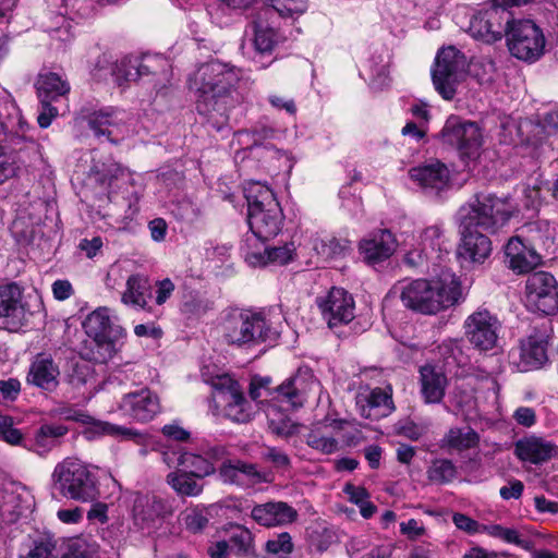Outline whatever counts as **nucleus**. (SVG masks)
<instances>
[{
	"label": "nucleus",
	"mask_w": 558,
	"mask_h": 558,
	"mask_svg": "<svg viewBox=\"0 0 558 558\" xmlns=\"http://www.w3.org/2000/svg\"><path fill=\"white\" fill-rule=\"evenodd\" d=\"M270 378L254 377L251 381L250 396L254 401L264 404L269 427L280 436H289L295 432L290 413L301 407L310 392L320 389L319 381L310 372H298L286 379L275 390H270Z\"/></svg>",
	"instance_id": "obj_1"
},
{
	"label": "nucleus",
	"mask_w": 558,
	"mask_h": 558,
	"mask_svg": "<svg viewBox=\"0 0 558 558\" xmlns=\"http://www.w3.org/2000/svg\"><path fill=\"white\" fill-rule=\"evenodd\" d=\"M242 77V71L228 63L211 60L189 76V88L195 94L196 110L218 130L227 122L233 106L231 93Z\"/></svg>",
	"instance_id": "obj_2"
},
{
	"label": "nucleus",
	"mask_w": 558,
	"mask_h": 558,
	"mask_svg": "<svg viewBox=\"0 0 558 558\" xmlns=\"http://www.w3.org/2000/svg\"><path fill=\"white\" fill-rule=\"evenodd\" d=\"M390 292L398 295L407 308L423 315H436L464 299L459 277L449 270L430 279L400 280Z\"/></svg>",
	"instance_id": "obj_3"
},
{
	"label": "nucleus",
	"mask_w": 558,
	"mask_h": 558,
	"mask_svg": "<svg viewBox=\"0 0 558 558\" xmlns=\"http://www.w3.org/2000/svg\"><path fill=\"white\" fill-rule=\"evenodd\" d=\"M247 201L251 233L243 239L241 250L257 246L275 238L281 230L283 215L276 192L267 181L251 179L243 185Z\"/></svg>",
	"instance_id": "obj_4"
},
{
	"label": "nucleus",
	"mask_w": 558,
	"mask_h": 558,
	"mask_svg": "<svg viewBox=\"0 0 558 558\" xmlns=\"http://www.w3.org/2000/svg\"><path fill=\"white\" fill-rule=\"evenodd\" d=\"M217 331L223 343L238 349L254 348L279 336L263 311L240 307L220 313Z\"/></svg>",
	"instance_id": "obj_5"
},
{
	"label": "nucleus",
	"mask_w": 558,
	"mask_h": 558,
	"mask_svg": "<svg viewBox=\"0 0 558 558\" xmlns=\"http://www.w3.org/2000/svg\"><path fill=\"white\" fill-rule=\"evenodd\" d=\"M519 214V207L510 197L480 193L462 205L456 214L460 228H476L496 233Z\"/></svg>",
	"instance_id": "obj_6"
},
{
	"label": "nucleus",
	"mask_w": 558,
	"mask_h": 558,
	"mask_svg": "<svg viewBox=\"0 0 558 558\" xmlns=\"http://www.w3.org/2000/svg\"><path fill=\"white\" fill-rule=\"evenodd\" d=\"M51 478L63 497L81 502H93L99 496L95 474L77 458L69 457L59 462Z\"/></svg>",
	"instance_id": "obj_7"
},
{
	"label": "nucleus",
	"mask_w": 558,
	"mask_h": 558,
	"mask_svg": "<svg viewBox=\"0 0 558 558\" xmlns=\"http://www.w3.org/2000/svg\"><path fill=\"white\" fill-rule=\"evenodd\" d=\"M112 75L119 85L151 76L156 96L166 94L172 78L169 61L159 56H146L142 59L122 58L114 63Z\"/></svg>",
	"instance_id": "obj_8"
},
{
	"label": "nucleus",
	"mask_w": 558,
	"mask_h": 558,
	"mask_svg": "<svg viewBox=\"0 0 558 558\" xmlns=\"http://www.w3.org/2000/svg\"><path fill=\"white\" fill-rule=\"evenodd\" d=\"M83 327L95 341L94 359L98 363L112 360L124 345L125 330L111 319L108 307H98L88 314Z\"/></svg>",
	"instance_id": "obj_9"
},
{
	"label": "nucleus",
	"mask_w": 558,
	"mask_h": 558,
	"mask_svg": "<svg viewBox=\"0 0 558 558\" xmlns=\"http://www.w3.org/2000/svg\"><path fill=\"white\" fill-rule=\"evenodd\" d=\"M203 377L213 388V400L218 409H221L230 420L244 423L251 420L252 410L243 397L240 386L228 374H220L213 377Z\"/></svg>",
	"instance_id": "obj_10"
},
{
	"label": "nucleus",
	"mask_w": 558,
	"mask_h": 558,
	"mask_svg": "<svg viewBox=\"0 0 558 558\" xmlns=\"http://www.w3.org/2000/svg\"><path fill=\"white\" fill-rule=\"evenodd\" d=\"M506 29L509 51L517 59L534 62L545 50V36L543 31L531 20H519L509 23Z\"/></svg>",
	"instance_id": "obj_11"
},
{
	"label": "nucleus",
	"mask_w": 558,
	"mask_h": 558,
	"mask_svg": "<svg viewBox=\"0 0 558 558\" xmlns=\"http://www.w3.org/2000/svg\"><path fill=\"white\" fill-rule=\"evenodd\" d=\"M82 118L97 137H106L110 143L118 144L132 133L131 114L120 108L105 107L99 110L85 113Z\"/></svg>",
	"instance_id": "obj_12"
},
{
	"label": "nucleus",
	"mask_w": 558,
	"mask_h": 558,
	"mask_svg": "<svg viewBox=\"0 0 558 558\" xmlns=\"http://www.w3.org/2000/svg\"><path fill=\"white\" fill-rule=\"evenodd\" d=\"M441 140L459 151L460 157L474 161L481 154L483 134L475 122L450 117L441 130Z\"/></svg>",
	"instance_id": "obj_13"
},
{
	"label": "nucleus",
	"mask_w": 558,
	"mask_h": 558,
	"mask_svg": "<svg viewBox=\"0 0 558 558\" xmlns=\"http://www.w3.org/2000/svg\"><path fill=\"white\" fill-rule=\"evenodd\" d=\"M464 336L478 351H490L497 347L501 323L487 308L478 307L463 323Z\"/></svg>",
	"instance_id": "obj_14"
},
{
	"label": "nucleus",
	"mask_w": 558,
	"mask_h": 558,
	"mask_svg": "<svg viewBox=\"0 0 558 558\" xmlns=\"http://www.w3.org/2000/svg\"><path fill=\"white\" fill-rule=\"evenodd\" d=\"M526 306L545 315L558 312V283L553 275L538 271L531 275L525 283Z\"/></svg>",
	"instance_id": "obj_15"
},
{
	"label": "nucleus",
	"mask_w": 558,
	"mask_h": 558,
	"mask_svg": "<svg viewBox=\"0 0 558 558\" xmlns=\"http://www.w3.org/2000/svg\"><path fill=\"white\" fill-rule=\"evenodd\" d=\"M464 66V56L454 47L441 49L435 59L432 78L435 89L444 99L450 100L456 95L458 73Z\"/></svg>",
	"instance_id": "obj_16"
},
{
	"label": "nucleus",
	"mask_w": 558,
	"mask_h": 558,
	"mask_svg": "<svg viewBox=\"0 0 558 558\" xmlns=\"http://www.w3.org/2000/svg\"><path fill=\"white\" fill-rule=\"evenodd\" d=\"M509 23V12L493 5L471 17L469 33L475 39L492 44L502 38Z\"/></svg>",
	"instance_id": "obj_17"
},
{
	"label": "nucleus",
	"mask_w": 558,
	"mask_h": 558,
	"mask_svg": "<svg viewBox=\"0 0 558 558\" xmlns=\"http://www.w3.org/2000/svg\"><path fill=\"white\" fill-rule=\"evenodd\" d=\"M316 304L330 328L348 324L354 318L353 296L342 288L332 287L328 292L316 298Z\"/></svg>",
	"instance_id": "obj_18"
},
{
	"label": "nucleus",
	"mask_w": 558,
	"mask_h": 558,
	"mask_svg": "<svg viewBox=\"0 0 558 558\" xmlns=\"http://www.w3.org/2000/svg\"><path fill=\"white\" fill-rule=\"evenodd\" d=\"M360 414L369 420L378 421L389 416L395 411L392 388H362L355 398Z\"/></svg>",
	"instance_id": "obj_19"
},
{
	"label": "nucleus",
	"mask_w": 558,
	"mask_h": 558,
	"mask_svg": "<svg viewBox=\"0 0 558 558\" xmlns=\"http://www.w3.org/2000/svg\"><path fill=\"white\" fill-rule=\"evenodd\" d=\"M400 243L411 253L427 254L428 251H446V238L440 226L434 225L422 230L407 228L400 233Z\"/></svg>",
	"instance_id": "obj_20"
},
{
	"label": "nucleus",
	"mask_w": 558,
	"mask_h": 558,
	"mask_svg": "<svg viewBox=\"0 0 558 558\" xmlns=\"http://www.w3.org/2000/svg\"><path fill=\"white\" fill-rule=\"evenodd\" d=\"M217 447H203L201 449L180 448L173 452L178 456L177 464L196 478H204L215 474V462L218 457Z\"/></svg>",
	"instance_id": "obj_21"
},
{
	"label": "nucleus",
	"mask_w": 558,
	"mask_h": 558,
	"mask_svg": "<svg viewBox=\"0 0 558 558\" xmlns=\"http://www.w3.org/2000/svg\"><path fill=\"white\" fill-rule=\"evenodd\" d=\"M122 416L137 422H148L160 411L159 398L149 389L126 393L118 405Z\"/></svg>",
	"instance_id": "obj_22"
},
{
	"label": "nucleus",
	"mask_w": 558,
	"mask_h": 558,
	"mask_svg": "<svg viewBox=\"0 0 558 558\" xmlns=\"http://www.w3.org/2000/svg\"><path fill=\"white\" fill-rule=\"evenodd\" d=\"M0 318L9 330H17L27 320V310L19 284L0 287Z\"/></svg>",
	"instance_id": "obj_23"
},
{
	"label": "nucleus",
	"mask_w": 558,
	"mask_h": 558,
	"mask_svg": "<svg viewBox=\"0 0 558 558\" xmlns=\"http://www.w3.org/2000/svg\"><path fill=\"white\" fill-rule=\"evenodd\" d=\"M457 254L462 264L481 265L492 253V241L476 228H460Z\"/></svg>",
	"instance_id": "obj_24"
},
{
	"label": "nucleus",
	"mask_w": 558,
	"mask_h": 558,
	"mask_svg": "<svg viewBox=\"0 0 558 558\" xmlns=\"http://www.w3.org/2000/svg\"><path fill=\"white\" fill-rule=\"evenodd\" d=\"M505 262L511 270L521 275L541 265L542 257L533 245L524 243L521 236L515 235L505 246Z\"/></svg>",
	"instance_id": "obj_25"
},
{
	"label": "nucleus",
	"mask_w": 558,
	"mask_h": 558,
	"mask_svg": "<svg viewBox=\"0 0 558 558\" xmlns=\"http://www.w3.org/2000/svg\"><path fill=\"white\" fill-rule=\"evenodd\" d=\"M218 477L226 484L241 487H251L268 481L267 474L258 471L255 464L241 460L225 461L218 470Z\"/></svg>",
	"instance_id": "obj_26"
},
{
	"label": "nucleus",
	"mask_w": 558,
	"mask_h": 558,
	"mask_svg": "<svg viewBox=\"0 0 558 558\" xmlns=\"http://www.w3.org/2000/svg\"><path fill=\"white\" fill-rule=\"evenodd\" d=\"M241 252L251 267L282 266L292 260L295 247L293 243L274 247H266L264 243H259L257 246L242 248Z\"/></svg>",
	"instance_id": "obj_27"
},
{
	"label": "nucleus",
	"mask_w": 558,
	"mask_h": 558,
	"mask_svg": "<svg viewBox=\"0 0 558 558\" xmlns=\"http://www.w3.org/2000/svg\"><path fill=\"white\" fill-rule=\"evenodd\" d=\"M251 518L264 527L284 526L298 519V511L283 501H269L256 505Z\"/></svg>",
	"instance_id": "obj_28"
},
{
	"label": "nucleus",
	"mask_w": 558,
	"mask_h": 558,
	"mask_svg": "<svg viewBox=\"0 0 558 558\" xmlns=\"http://www.w3.org/2000/svg\"><path fill=\"white\" fill-rule=\"evenodd\" d=\"M409 186L428 198H442L459 191L465 180L462 177H409Z\"/></svg>",
	"instance_id": "obj_29"
},
{
	"label": "nucleus",
	"mask_w": 558,
	"mask_h": 558,
	"mask_svg": "<svg viewBox=\"0 0 558 558\" xmlns=\"http://www.w3.org/2000/svg\"><path fill=\"white\" fill-rule=\"evenodd\" d=\"M514 451L520 460L539 464L557 456L558 447L543 437L530 435L515 442Z\"/></svg>",
	"instance_id": "obj_30"
},
{
	"label": "nucleus",
	"mask_w": 558,
	"mask_h": 558,
	"mask_svg": "<svg viewBox=\"0 0 558 558\" xmlns=\"http://www.w3.org/2000/svg\"><path fill=\"white\" fill-rule=\"evenodd\" d=\"M33 507L34 497L26 487L12 485L10 489H4L0 502V512L3 519L13 522L24 512L31 511Z\"/></svg>",
	"instance_id": "obj_31"
},
{
	"label": "nucleus",
	"mask_w": 558,
	"mask_h": 558,
	"mask_svg": "<svg viewBox=\"0 0 558 558\" xmlns=\"http://www.w3.org/2000/svg\"><path fill=\"white\" fill-rule=\"evenodd\" d=\"M68 427L61 424H44L32 439H25L20 445L40 457L48 454L58 444V439L66 435Z\"/></svg>",
	"instance_id": "obj_32"
},
{
	"label": "nucleus",
	"mask_w": 558,
	"mask_h": 558,
	"mask_svg": "<svg viewBox=\"0 0 558 558\" xmlns=\"http://www.w3.org/2000/svg\"><path fill=\"white\" fill-rule=\"evenodd\" d=\"M398 240L389 230H381L369 239L360 242V253L368 263L381 262L391 256Z\"/></svg>",
	"instance_id": "obj_33"
},
{
	"label": "nucleus",
	"mask_w": 558,
	"mask_h": 558,
	"mask_svg": "<svg viewBox=\"0 0 558 558\" xmlns=\"http://www.w3.org/2000/svg\"><path fill=\"white\" fill-rule=\"evenodd\" d=\"M59 367L51 357L38 355L32 363L27 381L43 390L53 391L59 385Z\"/></svg>",
	"instance_id": "obj_34"
},
{
	"label": "nucleus",
	"mask_w": 558,
	"mask_h": 558,
	"mask_svg": "<svg viewBox=\"0 0 558 558\" xmlns=\"http://www.w3.org/2000/svg\"><path fill=\"white\" fill-rule=\"evenodd\" d=\"M547 341L543 336L531 335L521 341L519 368L529 372L542 367L547 361Z\"/></svg>",
	"instance_id": "obj_35"
},
{
	"label": "nucleus",
	"mask_w": 558,
	"mask_h": 558,
	"mask_svg": "<svg viewBox=\"0 0 558 558\" xmlns=\"http://www.w3.org/2000/svg\"><path fill=\"white\" fill-rule=\"evenodd\" d=\"M421 393L428 404L440 403L447 388L446 375L432 365L420 368Z\"/></svg>",
	"instance_id": "obj_36"
},
{
	"label": "nucleus",
	"mask_w": 558,
	"mask_h": 558,
	"mask_svg": "<svg viewBox=\"0 0 558 558\" xmlns=\"http://www.w3.org/2000/svg\"><path fill=\"white\" fill-rule=\"evenodd\" d=\"M36 89L39 101H58L59 99H66L71 86L60 74L47 72L39 74L36 81Z\"/></svg>",
	"instance_id": "obj_37"
},
{
	"label": "nucleus",
	"mask_w": 558,
	"mask_h": 558,
	"mask_svg": "<svg viewBox=\"0 0 558 558\" xmlns=\"http://www.w3.org/2000/svg\"><path fill=\"white\" fill-rule=\"evenodd\" d=\"M264 15V9L258 14V17L253 23L254 28V38L253 44L255 50L260 54L271 53L274 48L277 46L279 41V35L277 31L269 26L267 20Z\"/></svg>",
	"instance_id": "obj_38"
},
{
	"label": "nucleus",
	"mask_w": 558,
	"mask_h": 558,
	"mask_svg": "<svg viewBox=\"0 0 558 558\" xmlns=\"http://www.w3.org/2000/svg\"><path fill=\"white\" fill-rule=\"evenodd\" d=\"M147 290L148 282L144 276L138 274L131 275L126 280L121 301L123 304L135 310H144L147 305Z\"/></svg>",
	"instance_id": "obj_39"
},
{
	"label": "nucleus",
	"mask_w": 558,
	"mask_h": 558,
	"mask_svg": "<svg viewBox=\"0 0 558 558\" xmlns=\"http://www.w3.org/2000/svg\"><path fill=\"white\" fill-rule=\"evenodd\" d=\"M197 480L182 468L170 472L166 477L167 484L183 497H196L202 494L204 486Z\"/></svg>",
	"instance_id": "obj_40"
},
{
	"label": "nucleus",
	"mask_w": 558,
	"mask_h": 558,
	"mask_svg": "<svg viewBox=\"0 0 558 558\" xmlns=\"http://www.w3.org/2000/svg\"><path fill=\"white\" fill-rule=\"evenodd\" d=\"M84 434L88 439L102 436H110L117 439H133L138 435L135 429L101 420H92Z\"/></svg>",
	"instance_id": "obj_41"
},
{
	"label": "nucleus",
	"mask_w": 558,
	"mask_h": 558,
	"mask_svg": "<svg viewBox=\"0 0 558 558\" xmlns=\"http://www.w3.org/2000/svg\"><path fill=\"white\" fill-rule=\"evenodd\" d=\"M229 534V545L238 556L250 557L255 554L254 535L241 524H229L226 527Z\"/></svg>",
	"instance_id": "obj_42"
},
{
	"label": "nucleus",
	"mask_w": 558,
	"mask_h": 558,
	"mask_svg": "<svg viewBox=\"0 0 558 558\" xmlns=\"http://www.w3.org/2000/svg\"><path fill=\"white\" fill-rule=\"evenodd\" d=\"M478 435L470 427L451 428L441 440V447L456 450L474 448L478 444Z\"/></svg>",
	"instance_id": "obj_43"
},
{
	"label": "nucleus",
	"mask_w": 558,
	"mask_h": 558,
	"mask_svg": "<svg viewBox=\"0 0 558 558\" xmlns=\"http://www.w3.org/2000/svg\"><path fill=\"white\" fill-rule=\"evenodd\" d=\"M522 233L527 236L531 245H546L554 241L556 228L548 220L538 219L526 223L522 229Z\"/></svg>",
	"instance_id": "obj_44"
},
{
	"label": "nucleus",
	"mask_w": 558,
	"mask_h": 558,
	"mask_svg": "<svg viewBox=\"0 0 558 558\" xmlns=\"http://www.w3.org/2000/svg\"><path fill=\"white\" fill-rule=\"evenodd\" d=\"M308 0H270V3L264 7V15L271 17L275 13L282 17H293L303 14L307 9Z\"/></svg>",
	"instance_id": "obj_45"
},
{
	"label": "nucleus",
	"mask_w": 558,
	"mask_h": 558,
	"mask_svg": "<svg viewBox=\"0 0 558 558\" xmlns=\"http://www.w3.org/2000/svg\"><path fill=\"white\" fill-rule=\"evenodd\" d=\"M457 475L454 464L447 459H436L427 470L428 480L438 485L451 482Z\"/></svg>",
	"instance_id": "obj_46"
},
{
	"label": "nucleus",
	"mask_w": 558,
	"mask_h": 558,
	"mask_svg": "<svg viewBox=\"0 0 558 558\" xmlns=\"http://www.w3.org/2000/svg\"><path fill=\"white\" fill-rule=\"evenodd\" d=\"M64 558H100L98 545L84 537L69 539Z\"/></svg>",
	"instance_id": "obj_47"
},
{
	"label": "nucleus",
	"mask_w": 558,
	"mask_h": 558,
	"mask_svg": "<svg viewBox=\"0 0 558 558\" xmlns=\"http://www.w3.org/2000/svg\"><path fill=\"white\" fill-rule=\"evenodd\" d=\"M314 248L325 259H331L344 254L350 248V242L344 239L327 235L317 241Z\"/></svg>",
	"instance_id": "obj_48"
},
{
	"label": "nucleus",
	"mask_w": 558,
	"mask_h": 558,
	"mask_svg": "<svg viewBox=\"0 0 558 558\" xmlns=\"http://www.w3.org/2000/svg\"><path fill=\"white\" fill-rule=\"evenodd\" d=\"M369 80L373 88L383 89L390 84L389 61L383 56L368 62Z\"/></svg>",
	"instance_id": "obj_49"
},
{
	"label": "nucleus",
	"mask_w": 558,
	"mask_h": 558,
	"mask_svg": "<svg viewBox=\"0 0 558 558\" xmlns=\"http://www.w3.org/2000/svg\"><path fill=\"white\" fill-rule=\"evenodd\" d=\"M54 549L56 543L51 537H38L20 553V558H53Z\"/></svg>",
	"instance_id": "obj_50"
},
{
	"label": "nucleus",
	"mask_w": 558,
	"mask_h": 558,
	"mask_svg": "<svg viewBox=\"0 0 558 558\" xmlns=\"http://www.w3.org/2000/svg\"><path fill=\"white\" fill-rule=\"evenodd\" d=\"M470 73L480 84H489L495 78V62L488 58H480L471 62Z\"/></svg>",
	"instance_id": "obj_51"
},
{
	"label": "nucleus",
	"mask_w": 558,
	"mask_h": 558,
	"mask_svg": "<svg viewBox=\"0 0 558 558\" xmlns=\"http://www.w3.org/2000/svg\"><path fill=\"white\" fill-rule=\"evenodd\" d=\"M267 554L278 557H286L293 551L292 537L288 532H281L269 538L265 544Z\"/></svg>",
	"instance_id": "obj_52"
},
{
	"label": "nucleus",
	"mask_w": 558,
	"mask_h": 558,
	"mask_svg": "<svg viewBox=\"0 0 558 558\" xmlns=\"http://www.w3.org/2000/svg\"><path fill=\"white\" fill-rule=\"evenodd\" d=\"M73 23L70 19L62 14H58L53 17L52 24L48 26V33L52 39L65 43L73 38Z\"/></svg>",
	"instance_id": "obj_53"
},
{
	"label": "nucleus",
	"mask_w": 558,
	"mask_h": 558,
	"mask_svg": "<svg viewBox=\"0 0 558 558\" xmlns=\"http://www.w3.org/2000/svg\"><path fill=\"white\" fill-rule=\"evenodd\" d=\"M13 424L11 416L0 413V440L11 446H17L23 442V434Z\"/></svg>",
	"instance_id": "obj_54"
},
{
	"label": "nucleus",
	"mask_w": 558,
	"mask_h": 558,
	"mask_svg": "<svg viewBox=\"0 0 558 558\" xmlns=\"http://www.w3.org/2000/svg\"><path fill=\"white\" fill-rule=\"evenodd\" d=\"M307 445L326 454L332 453L338 449V441L333 437L320 434L317 430H312L307 435Z\"/></svg>",
	"instance_id": "obj_55"
},
{
	"label": "nucleus",
	"mask_w": 558,
	"mask_h": 558,
	"mask_svg": "<svg viewBox=\"0 0 558 558\" xmlns=\"http://www.w3.org/2000/svg\"><path fill=\"white\" fill-rule=\"evenodd\" d=\"M211 310L208 301L197 298L186 300L181 308L183 315L189 319H198Z\"/></svg>",
	"instance_id": "obj_56"
},
{
	"label": "nucleus",
	"mask_w": 558,
	"mask_h": 558,
	"mask_svg": "<svg viewBox=\"0 0 558 558\" xmlns=\"http://www.w3.org/2000/svg\"><path fill=\"white\" fill-rule=\"evenodd\" d=\"M546 134L547 136L556 135L558 133V110L547 112L541 123L536 124L533 129V135Z\"/></svg>",
	"instance_id": "obj_57"
},
{
	"label": "nucleus",
	"mask_w": 558,
	"mask_h": 558,
	"mask_svg": "<svg viewBox=\"0 0 558 558\" xmlns=\"http://www.w3.org/2000/svg\"><path fill=\"white\" fill-rule=\"evenodd\" d=\"M71 381L75 386L82 385L94 388L96 379L90 365L87 363L77 364L72 375Z\"/></svg>",
	"instance_id": "obj_58"
},
{
	"label": "nucleus",
	"mask_w": 558,
	"mask_h": 558,
	"mask_svg": "<svg viewBox=\"0 0 558 558\" xmlns=\"http://www.w3.org/2000/svg\"><path fill=\"white\" fill-rule=\"evenodd\" d=\"M174 289L175 286L171 279L165 278L161 280H157L153 288L155 303L157 305L165 304L173 294Z\"/></svg>",
	"instance_id": "obj_59"
},
{
	"label": "nucleus",
	"mask_w": 558,
	"mask_h": 558,
	"mask_svg": "<svg viewBox=\"0 0 558 558\" xmlns=\"http://www.w3.org/2000/svg\"><path fill=\"white\" fill-rule=\"evenodd\" d=\"M452 522L457 526V529H459L470 535L481 533L482 524L464 513H460V512L453 513Z\"/></svg>",
	"instance_id": "obj_60"
},
{
	"label": "nucleus",
	"mask_w": 558,
	"mask_h": 558,
	"mask_svg": "<svg viewBox=\"0 0 558 558\" xmlns=\"http://www.w3.org/2000/svg\"><path fill=\"white\" fill-rule=\"evenodd\" d=\"M186 527L196 533L208 524V518L198 509H192L184 517Z\"/></svg>",
	"instance_id": "obj_61"
},
{
	"label": "nucleus",
	"mask_w": 558,
	"mask_h": 558,
	"mask_svg": "<svg viewBox=\"0 0 558 558\" xmlns=\"http://www.w3.org/2000/svg\"><path fill=\"white\" fill-rule=\"evenodd\" d=\"M53 101H40V112L37 117V121L40 128H48L52 120L59 116V109L52 106Z\"/></svg>",
	"instance_id": "obj_62"
},
{
	"label": "nucleus",
	"mask_w": 558,
	"mask_h": 558,
	"mask_svg": "<svg viewBox=\"0 0 558 558\" xmlns=\"http://www.w3.org/2000/svg\"><path fill=\"white\" fill-rule=\"evenodd\" d=\"M400 532L409 539H417L418 537L425 535L426 529L417 520L410 519L400 523Z\"/></svg>",
	"instance_id": "obj_63"
},
{
	"label": "nucleus",
	"mask_w": 558,
	"mask_h": 558,
	"mask_svg": "<svg viewBox=\"0 0 558 558\" xmlns=\"http://www.w3.org/2000/svg\"><path fill=\"white\" fill-rule=\"evenodd\" d=\"M417 174H442L448 172L447 166L435 158L425 160L421 166L414 169Z\"/></svg>",
	"instance_id": "obj_64"
}]
</instances>
